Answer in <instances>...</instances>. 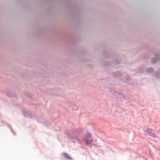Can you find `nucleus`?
Masks as SVG:
<instances>
[{"instance_id":"nucleus-4","label":"nucleus","mask_w":160,"mask_h":160,"mask_svg":"<svg viewBox=\"0 0 160 160\" xmlns=\"http://www.w3.org/2000/svg\"><path fill=\"white\" fill-rule=\"evenodd\" d=\"M154 69L152 68H149L147 69V71L148 73H150L153 72Z\"/></svg>"},{"instance_id":"nucleus-3","label":"nucleus","mask_w":160,"mask_h":160,"mask_svg":"<svg viewBox=\"0 0 160 160\" xmlns=\"http://www.w3.org/2000/svg\"><path fill=\"white\" fill-rule=\"evenodd\" d=\"M143 131L146 134H148L150 135H152V130L151 129L145 128L143 129Z\"/></svg>"},{"instance_id":"nucleus-6","label":"nucleus","mask_w":160,"mask_h":160,"mask_svg":"<svg viewBox=\"0 0 160 160\" xmlns=\"http://www.w3.org/2000/svg\"><path fill=\"white\" fill-rule=\"evenodd\" d=\"M121 98L124 99H127V97L126 96L123 94H122L121 95Z\"/></svg>"},{"instance_id":"nucleus-7","label":"nucleus","mask_w":160,"mask_h":160,"mask_svg":"<svg viewBox=\"0 0 160 160\" xmlns=\"http://www.w3.org/2000/svg\"><path fill=\"white\" fill-rule=\"evenodd\" d=\"M130 79V78L129 77H128V79L127 80H128V79Z\"/></svg>"},{"instance_id":"nucleus-1","label":"nucleus","mask_w":160,"mask_h":160,"mask_svg":"<svg viewBox=\"0 0 160 160\" xmlns=\"http://www.w3.org/2000/svg\"><path fill=\"white\" fill-rule=\"evenodd\" d=\"M84 139L87 144H90L92 142V138L91 134L89 132H87L86 133Z\"/></svg>"},{"instance_id":"nucleus-2","label":"nucleus","mask_w":160,"mask_h":160,"mask_svg":"<svg viewBox=\"0 0 160 160\" xmlns=\"http://www.w3.org/2000/svg\"><path fill=\"white\" fill-rule=\"evenodd\" d=\"M157 55L155 56V58H154L152 59V63H155L157 61L160 60V56L158 54H156Z\"/></svg>"},{"instance_id":"nucleus-5","label":"nucleus","mask_w":160,"mask_h":160,"mask_svg":"<svg viewBox=\"0 0 160 160\" xmlns=\"http://www.w3.org/2000/svg\"><path fill=\"white\" fill-rule=\"evenodd\" d=\"M64 156L67 158L69 160H71L72 158L70 157L68 154L66 153H64L63 154Z\"/></svg>"}]
</instances>
